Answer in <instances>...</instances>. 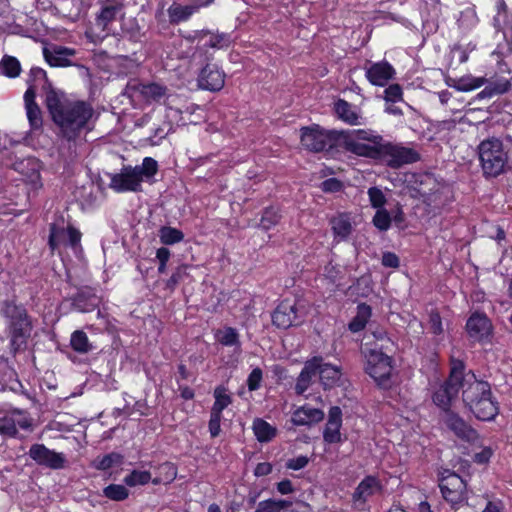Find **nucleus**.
Returning <instances> with one entry per match:
<instances>
[{"label":"nucleus","instance_id":"f257e3e1","mask_svg":"<svg viewBox=\"0 0 512 512\" xmlns=\"http://www.w3.org/2000/svg\"><path fill=\"white\" fill-rule=\"evenodd\" d=\"M462 388V399L476 418L491 421L499 413L498 402L493 398L491 386L487 381L477 379L472 371L465 373V364L458 359H451L449 378L433 395L434 403L444 412L449 411L450 404Z\"/></svg>","mask_w":512,"mask_h":512},{"label":"nucleus","instance_id":"f03ea898","mask_svg":"<svg viewBox=\"0 0 512 512\" xmlns=\"http://www.w3.org/2000/svg\"><path fill=\"white\" fill-rule=\"evenodd\" d=\"M46 106L54 123L64 138L74 140L88 125L94 114L93 107L85 101H71L64 93L50 89Z\"/></svg>","mask_w":512,"mask_h":512},{"label":"nucleus","instance_id":"7ed1b4c3","mask_svg":"<svg viewBox=\"0 0 512 512\" xmlns=\"http://www.w3.org/2000/svg\"><path fill=\"white\" fill-rule=\"evenodd\" d=\"M157 172V161L151 157H145L141 165L124 166L119 173L112 175L110 188L118 193L141 192L142 182H153Z\"/></svg>","mask_w":512,"mask_h":512},{"label":"nucleus","instance_id":"20e7f679","mask_svg":"<svg viewBox=\"0 0 512 512\" xmlns=\"http://www.w3.org/2000/svg\"><path fill=\"white\" fill-rule=\"evenodd\" d=\"M0 312L8 321L11 349L16 352L26 345L31 335V319L23 305L9 300L3 302Z\"/></svg>","mask_w":512,"mask_h":512},{"label":"nucleus","instance_id":"39448f33","mask_svg":"<svg viewBox=\"0 0 512 512\" xmlns=\"http://www.w3.org/2000/svg\"><path fill=\"white\" fill-rule=\"evenodd\" d=\"M478 154L485 178H495L505 172L508 155L498 138L483 140L478 146Z\"/></svg>","mask_w":512,"mask_h":512},{"label":"nucleus","instance_id":"423d86ee","mask_svg":"<svg viewBox=\"0 0 512 512\" xmlns=\"http://www.w3.org/2000/svg\"><path fill=\"white\" fill-rule=\"evenodd\" d=\"M362 353L366 359V373L374 379L379 387L389 388L393 370L391 358L377 346L365 347L362 349Z\"/></svg>","mask_w":512,"mask_h":512},{"label":"nucleus","instance_id":"0eeeda50","mask_svg":"<svg viewBox=\"0 0 512 512\" xmlns=\"http://www.w3.org/2000/svg\"><path fill=\"white\" fill-rule=\"evenodd\" d=\"M419 159L418 152L412 148L398 144L382 143L379 161L391 168H399L417 162Z\"/></svg>","mask_w":512,"mask_h":512},{"label":"nucleus","instance_id":"6e6552de","mask_svg":"<svg viewBox=\"0 0 512 512\" xmlns=\"http://www.w3.org/2000/svg\"><path fill=\"white\" fill-rule=\"evenodd\" d=\"M334 131L322 129L319 125L301 129V144L309 151L320 152L332 148L335 141Z\"/></svg>","mask_w":512,"mask_h":512},{"label":"nucleus","instance_id":"1a4fd4ad","mask_svg":"<svg viewBox=\"0 0 512 512\" xmlns=\"http://www.w3.org/2000/svg\"><path fill=\"white\" fill-rule=\"evenodd\" d=\"M304 317L303 308H300L295 301L285 299L278 304L273 312L272 322L278 328L287 329L301 324Z\"/></svg>","mask_w":512,"mask_h":512},{"label":"nucleus","instance_id":"9d476101","mask_svg":"<svg viewBox=\"0 0 512 512\" xmlns=\"http://www.w3.org/2000/svg\"><path fill=\"white\" fill-rule=\"evenodd\" d=\"M28 455L37 465L52 470L64 469L68 464L64 453L51 450L44 444L31 445Z\"/></svg>","mask_w":512,"mask_h":512},{"label":"nucleus","instance_id":"9b49d317","mask_svg":"<svg viewBox=\"0 0 512 512\" xmlns=\"http://www.w3.org/2000/svg\"><path fill=\"white\" fill-rule=\"evenodd\" d=\"M439 487L443 498L452 505L462 503L466 499V483L455 472L446 470L440 479Z\"/></svg>","mask_w":512,"mask_h":512},{"label":"nucleus","instance_id":"f8f14e48","mask_svg":"<svg viewBox=\"0 0 512 512\" xmlns=\"http://www.w3.org/2000/svg\"><path fill=\"white\" fill-rule=\"evenodd\" d=\"M81 236V232L73 226L64 228L51 224L48 244L52 251L61 247H71L74 251H77L81 247Z\"/></svg>","mask_w":512,"mask_h":512},{"label":"nucleus","instance_id":"ddd939ff","mask_svg":"<svg viewBox=\"0 0 512 512\" xmlns=\"http://www.w3.org/2000/svg\"><path fill=\"white\" fill-rule=\"evenodd\" d=\"M443 421L449 430L464 441L474 442L478 438L476 430L453 411H446L443 416Z\"/></svg>","mask_w":512,"mask_h":512},{"label":"nucleus","instance_id":"4468645a","mask_svg":"<svg viewBox=\"0 0 512 512\" xmlns=\"http://www.w3.org/2000/svg\"><path fill=\"white\" fill-rule=\"evenodd\" d=\"M199 86L209 91H219L225 83V74L214 64H207L199 75Z\"/></svg>","mask_w":512,"mask_h":512},{"label":"nucleus","instance_id":"2eb2a0df","mask_svg":"<svg viewBox=\"0 0 512 512\" xmlns=\"http://www.w3.org/2000/svg\"><path fill=\"white\" fill-rule=\"evenodd\" d=\"M341 425L342 411L338 406H333L329 410L328 421L323 432V439L326 443L334 444L342 441L340 433Z\"/></svg>","mask_w":512,"mask_h":512},{"label":"nucleus","instance_id":"dca6fc26","mask_svg":"<svg viewBox=\"0 0 512 512\" xmlns=\"http://www.w3.org/2000/svg\"><path fill=\"white\" fill-rule=\"evenodd\" d=\"M368 81L375 86H385L395 74V70L388 62H377L366 68Z\"/></svg>","mask_w":512,"mask_h":512},{"label":"nucleus","instance_id":"f3484780","mask_svg":"<svg viewBox=\"0 0 512 512\" xmlns=\"http://www.w3.org/2000/svg\"><path fill=\"white\" fill-rule=\"evenodd\" d=\"M382 143L361 142L357 139H345V149L357 156L367 157L375 160L380 159Z\"/></svg>","mask_w":512,"mask_h":512},{"label":"nucleus","instance_id":"a211bd4d","mask_svg":"<svg viewBox=\"0 0 512 512\" xmlns=\"http://www.w3.org/2000/svg\"><path fill=\"white\" fill-rule=\"evenodd\" d=\"M466 329L475 341H482L487 338L491 332V323L484 314L474 313L466 323Z\"/></svg>","mask_w":512,"mask_h":512},{"label":"nucleus","instance_id":"6ab92c4d","mask_svg":"<svg viewBox=\"0 0 512 512\" xmlns=\"http://www.w3.org/2000/svg\"><path fill=\"white\" fill-rule=\"evenodd\" d=\"M209 2L200 3L193 1L187 5L173 3L167 10L169 20L172 24L187 21L193 14L197 13L202 6L208 5Z\"/></svg>","mask_w":512,"mask_h":512},{"label":"nucleus","instance_id":"aec40b11","mask_svg":"<svg viewBox=\"0 0 512 512\" xmlns=\"http://www.w3.org/2000/svg\"><path fill=\"white\" fill-rule=\"evenodd\" d=\"M232 43V36L230 33L212 31L208 29L202 30V43L200 50L206 51L212 49H226Z\"/></svg>","mask_w":512,"mask_h":512},{"label":"nucleus","instance_id":"412c9836","mask_svg":"<svg viewBox=\"0 0 512 512\" xmlns=\"http://www.w3.org/2000/svg\"><path fill=\"white\" fill-rule=\"evenodd\" d=\"M324 412L320 409L304 405L296 409L291 417V421L296 426H311L322 421Z\"/></svg>","mask_w":512,"mask_h":512},{"label":"nucleus","instance_id":"4be33fe9","mask_svg":"<svg viewBox=\"0 0 512 512\" xmlns=\"http://www.w3.org/2000/svg\"><path fill=\"white\" fill-rule=\"evenodd\" d=\"M317 369H319V359L317 357L305 363L295 385L297 394L302 395L309 388L312 379L317 376Z\"/></svg>","mask_w":512,"mask_h":512},{"label":"nucleus","instance_id":"5701e85b","mask_svg":"<svg viewBox=\"0 0 512 512\" xmlns=\"http://www.w3.org/2000/svg\"><path fill=\"white\" fill-rule=\"evenodd\" d=\"M318 359L319 369H317V375H319L322 385L325 389L335 386L341 378V371L339 367L323 363L322 358Z\"/></svg>","mask_w":512,"mask_h":512},{"label":"nucleus","instance_id":"b1692460","mask_svg":"<svg viewBox=\"0 0 512 512\" xmlns=\"http://www.w3.org/2000/svg\"><path fill=\"white\" fill-rule=\"evenodd\" d=\"M334 110L337 116L344 122L350 125H359L361 124V115L358 109L355 106H352L350 103L343 99H339L335 105Z\"/></svg>","mask_w":512,"mask_h":512},{"label":"nucleus","instance_id":"393cba45","mask_svg":"<svg viewBox=\"0 0 512 512\" xmlns=\"http://www.w3.org/2000/svg\"><path fill=\"white\" fill-rule=\"evenodd\" d=\"M136 90L139 94L147 101H156L159 102L161 99L165 98L167 95V88L158 83H146L139 84L136 87Z\"/></svg>","mask_w":512,"mask_h":512},{"label":"nucleus","instance_id":"a878e982","mask_svg":"<svg viewBox=\"0 0 512 512\" xmlns=\"http://www.w3.org/2000/svg\"><path fill=\"white\" fill-rule=\"evenodd\" d=\"M378 487V480L373 476H367L357 486L353 493L354 501L365 502L372 496Z\"/></svg>","mask_w":512,"mask_h":512},{"label":"nucleus","instance_id":"bb28decb","mask_svg":"<svg viewBox=\"0 0 512 512\" xmlns=\"http://www.w3.org/2000/svg\"><path fill=\"white\" fill-rule=\"evenodd\" d=\"M122 8L123 5L120 3H111L103 6L96 18V25L105 30L108 24L116 19Z\"/></svg>","mask_w":512,"mask_h":512},{"label":"nucleus","instance_id":"cd10ccee","mask_svg":"<svg viewBox=\"0 0 512 512\" xmlns=\"http://www.w3.org/2000/svg\"><path fill=\"white\" fill-rule=\"evenodd\" d=\"M372 314L370 306L362 303L357 306V314L356 316L351 320L348 327L349 330L353 333L360 332L363 330L370 319Z\"/></svg>","mask_w":512,"mask_h":512},{"label":"nucleus","instance_id":"c85d7f7f","mask_svg":"<svg viewBox=\"0 0 512 512\" xmlns=\"http://www.w3.org/2000/svg\"><path fill=\"white\" fill-rule=\"evenodd\" d=\"M215 339L223 346L240 348V336L233 327H224L215 332Z\"/></svg>","mask_w":512,"mask_h":512},{"label":"nucleus","instance_id":"c756f323","mask_svg":"<svg viewBox=\"0 0 512 512\" xmlns=\"http://www.w3.org/2000/svg\"><path fill=\"white\" fill-rule=\"evenodd\" d=\"M73 51L63 48L57 49L53 52H49L45 50L44 55L46 61L52 67H67L71 65V61L67 58V56L73 55Z\"/></svg>","mask_w":512,"mask_h":512},{"label":"nucleus","instance_id":"7c9ffc66","mask_svg":"<svg viewBox=\"0 0 512 512\" xmlns=\"http://www.w3.org/2000/svg\"><path fill=\"white\" fill-rule=\"evenodd\" d=\"M123 455L117 452H111L101 457L95 458L91 466L100 471H106L114 466H119L123 463Z\"/></svg>","mask_w":512,"mask_h":512},{"label":"nucleus","instance_id":"2f4dec72","mask_svg":"<svg viewBox=\"0 0 512 512\" xmlns=\"http://www.w3.org/2000/svg\"><path fill=\"white\" fill-rule=\"evenodd\" d=\"M70 346L79 354H87L93 350L87 334L82 330H76L71 334Z\"/></svg>","mask_w":512,"mask_h":512},{"label":"nucleus","instance_id":"473e14b6","mask_svg":"<svg viewBox=\"0 0 512 512\" xmlns=\"http://www.w3.org/2000/svg\"><path fill=\"white\" fill-rule=\"evenodd\" d=\"M253 431L260 442H268L276 435V428L260 418L254 420Z\"/></svg>","mask_w":512,"mask_h":512},{"label":"nucleus","instance_id":"72a5a7b5","mask_svg":"<svg viewBox=\"0 0 512 512\" xmlns=\"http://www.w3.org/2000/svg\"><path fill=\"white\" fill-rule=\"evenodd\" d=\"M331 226L335 236H338L341 239L347 238L352 231L350 219L345 214H340L332 218Z\"/></svg>","mask_w":512,"mask_h":512},{"label":"nucleus","instance_id":"f704fd0d","mask_svg":"<svg viewBox=\"0 0 512 512\" xmlns=\"http://www.w3.org/2000/svg\"><path fill=\"white\" fill-rule=\"evenodd\" d=\"M1 73L9 78L19 76L21 65L17 58L5 55L0 62Z\"/></svg>","mask_w":512,"mask_h":512},{"label":"nucleus","instance_id":"c9c22d12","mask_svg":"<svg viewBox=\"0 0 512 512\" xmlns=\"http://www.w3.org/2000/svg\"><path fill=\"white\" fill-rule=\"evenodd\" d=\"M159 238L162 244L173 245L181 242L184 239V234L174 227L163 226L159 230Z\"/></svg>","mask_w":512,"mask_h":512},{"label":"nucleus","instance_id":"e433bc0d","mask_svg":"<svg viewBox=\"0 0 512 512\" xmlns=\"http://www.w3.org/2000/svg\"><path fill=\"white\" fill-rule=\"evenodd\" d=\"M151 481V473L146 470H132L127 474L123 482L128 487H136L146 485Z\"/></svg>","mask_w":512,"mask_h":512},{"label":"nucleus","instance_id":"4c0bfd02","mask_svg":"<svg viewBox=\"0 0 512 512\" xmlns=\"http://www.w3.org/2000/svg\"><path fill=\"white\" fill-rule=\"evenodd\" d=\"M103 495L112 501H124L129 497V490L121 484H110L103 489Z\"/></svg>","mask_w":512,"mask_h":512},{"label":"nucleus","instance_id":"58836bf2","mask_svg":"<svg viewBox=\"0 0 512 512\" xmlns=\"http://www.w3.org/2000/svg\"><path fill=\"white\" fill-rule=\"evenodd\" d=\"M122 31L132 42H140L144 34L134 18L127 19L122 23Z\"/></svg>","mask_w":512,"mask_h":512},{"label":"nucleus","instance_id":"ea45409f","mask_svg":"<svg viewBox=\"0 0 512 512\" xmlns=\"http://www.w3.org/2000/svg\"><path fill=\"white\" fill-rule=\"evenodd\" d=\"M215 402L212 406L211 413L222 415L223 410L231 403V397L225 393V389L217 387L214 391Z\"/></svg>","mask_w":512,"mask_h":512},{"label":"nucleus","instance_id":"a19ab883","mask_svg":"<svg viewBox=\"0 0 512 512\" xmlns=\"http://www.w3.org/2000/svg\"><path fill=\"white\" fill-rule=\"evenodd\" d=\"M281 215L279 214L278 209L274 207H268L264 210L261 220L260 226L264 230H269L275 225H277L280 221Z\"/></svg>","mask_w":512,"mask_h":512},{"label":"nucleus","instance_id":"79ce46f5","mask_svg":"<svg viewBox=\"0 0 512 512\" xmlns=\"http://www.w3.org/2000/svg\"><path fill=\"white\" fill-rule=\"evenodd\" d=\"M511 84L508 81L486 86L481 92L478 93V99L492 98L495 95L505 93L509 90Z\"/></svg>","mask_w":512,"mask_h":512},{"label":"nucleus","instance_id":"37998d69","mask_svg":"<svg viewBox=\"0 0 512 512\" xmlns=\"http://www.w3.org/2000/svg\"><path fill=\"white\" fill-rule=\"evenodd\" d=\"M484 78L466 77L458 80L455 88L461 92H468L483 86Z\"/></svg>","mask_w":512,"mask_h":512},{"label":"nucleus","instance_id":"c03bdc74","mask_svg":"<svg viewBox=\"0 0 512 512\" xmlns=\"http://www.w3.org/2000/svg\"><path fill=\"white\" fill-rule=\"evenodd\" d=\"M27 118L32 130H38L42 127V113L38 105L25 106Z\"/></svg>","mask_w":512,"mask_h":512},{"label":"nucleus","instance_id":"a18cd8bd","mask_svg":"<svg viewBox=\"0 0 512 512\" xmlns=\"http://www.w3.org/2000/svg\"><path fill=\"white\" fill-rule=\"evenodd\" d=\"M369 202L371 206L377 210L384 209L386 204V196L383 191L378 187H370L367 191Z\"/></svg>","mask_w":512,"mask_h":512},{"label":"nucleus","instance_id":"49530a36","mask_svg":"<svg viewBox=\"0 0 512 512\" xmlns=\"http://www.w3.org/2000/svg\"><path fill=\"white\" fill-rule=\"evenodd\" d=\"M18 433L17 428H15V421L12 418V414L7 413L4 416L0 417V434L15 437Z\"/></svg>","mask_w":512,"mask_h":512},{"label":"nucleus","instance_id":"de8ad7c7","mask_svg":"<svg viewBox=\"0 0 512 512\" xmlns=\"http://www.w3.org/2000/svg\"><path fill=\"white\" fill-rule=\"evenodd\" d=\"M372 222L380 231H387L391 226V216L386 209H379L376 211Z\"/></svg>","mask_w":512,"mask_h":512},{"label":"nucleus","instance_id":"09e8293b","mask_svg":"<svg viewBox=\"0 0 512 512\" xmlns=\"http://www.w3.org/2000/svg\"><path fill=\"white\" fill-rule=\"evenodd\" d=\"M346 139H357L361 142L373 143H381L382 141V137L371 130H355L353 134L348 136Z\"/></svg>","mask_w":512,"mask_h":512},{"label":"nucleus","instance_id":"8fccbe9b","mask_svg":"<svg viewBox=\"0 0 512 512\" xmlns=\"http://www.w3.org/2000/svg\"><path fill=\"white\" fill-rule=\"evenodd\" d=\"M12 418L15 421V428L28 430L32 427V419L23 411L15 409L11 411Z\"/></svg>","mask_w":512,"mask_h":512},{"label":"nucleus","instance_id":"3c124183","mask_svg":"<svg viewBox=\"0 0 512 512\" xmlns=\"http://www.w3.org/2000/svg\"><path fill=\"white\" fill-rule=\"evenodd\" d=\"M47 82L46 72L39 67H33L27 78V85H44Z\"/></svg>","mask_w":512,"mask_h":512},{"label":"nucleus","instance_id":"603ef678","mask_svg":"<svg viewBox=\"0 0 512 512\" xmlns=\"http://www.w3.org/2000/svg\"><path fill=\"white\" fill-rule=\"evenodd\" d=\"M187 269V265L177 267L171 277L167 280V288L173 290L188 275Z\"/></svg>","mask_w":512,"mask_h":512},{"label":"nucleus","instance_id":"864d4df0","mask_svg":"<svg viewBox=\"0 0 512 512\" xmlns=\"http://www.w3.org/2000/svg\"><path fill=\"white\" fill-rule=\"evenodd\" d=\"M384 99L387 103H396L402 100L403 92L399 84H392L388 86L384 91Z\"/></svg>","mask_w":512,"mask_h":512},{"label":"nucleus","instance_id":"5fc2aeb1","mask_svg":"<svg viewBox=\"0 0 512 512\" xmlns=\"http://www.w3.org/2000/svg\"><path fill=\"white\" fill-rule=\"evenodd\" d=\"M262 381V370L260 368H255L251 371L247 378V386L250 391H255L259 389Z\"/></svg>","mask_w":512,"mask_h":512},{"label":"nucleus","instance_id":"6e6d98bb","mask_svg":"<svg viewBox=\"0 0 512 512\" xmlns=\"http://www.w3.org/2000/svg\"><path fill=\"white\" fill-rule=\"evenodd\" d=\"M429 327L433 334L439 335L443 332L441 317L438 312L432 311L429 315Z\"/></svg>","mask_w":512,"mask_h":512},{"label":"nucleus","instance_id":"4d7b16f0","mask_svg":"<svg viewBox=\"0 0 512 512\" xmlns=\"http://www.w3.org/2000/svg\"><path fill=\"white\" fill-rule=\"evenodd\" d=\"M170 255L171 254H170V251L168 248L161 247V248L157 249L156 257L159 261L158 272L160 274H162L166 271V264L170 258Z\"/></svg>","mask_w":512,"mask_h":512},{"label":"nucleus","instance_id":"13d9d810","mask_svg":"<svg viewBox=\"0 0 512 512\" xmlns=\"http://www.w3.org/2000/svg\"><path fill=\"white\" fill-rule=\"evenodd\" d=\"M221 419H222V415H218L216 413H211V415H210V420H209L208 427H209L210 435L213 438L217 437L220 434V431H221V426H220Z\"/></svg>","mask_w":512,"mask_h":512},{"label":"nucleus","instance_id":"bf43d9fd","mask_svg":"<svg viewBox=\"0 0 512 512\" xmlns=\"http://www.w3.org/2000/svg\"><path fill=\"white\" fill-rule=\"evenodd\" d=\"M373 336L376 341L381 342L380 345L377 343L374 345V347L377 346L379 350H389V347L393 345V342L387 337L386 332L383 330L374 331Z\"/></svg>","mask_w":512,"mask_h":512},{"label":"nucleus","instance_id":"052dcab7","mask_svg":"<svg viewBox=\"0 0 512 512\" xmlns=\"http://www.w3.org/2000/svg\"><path fill=\"white\" fill-rule=\"evenodd\" d=\"M381 263L383 266L389 268H398L400 265L398 256L393 252L383 253Z\"/></svg>","mask_w":512,"mask_h":512},{"label":"nucleus","instance_id":"680f3d73","mask_svg":"<svg viewBox=\"0 0 512 512\" xmlns=\"http://www.w3.org/2000/svg\"><path fill=\"white\" fill-rule=\"evenodd\" d=\"M309 462L307 456L301 455L293 459H289L286 463V467L292 470L303 469Z\"/></svg>","mask_w":512,"mask_h":512},{"label":"nucleus","instance_id":"e2e57ef3","mask_svg":"<svg viewBox=\"0 0 512 512\" xmlns=\"http://www.w3.org/2000/svg\"><path fill=\"white\" fill-rule=\"evenodd\" d=\"M321 188L324 192H338L342 188V183L336 178H329L322 182Z\"/></svg>","mask_w":512,"mask_h":512},{"label":"nucleus","instance_id":"0e129e2a","mask_svg":"<svg viewBox=\"0 0 512 512\" xmlns=\"http://www.w3.org/2000/svg\"><path fill=\"white\" fill-rule=\"evenodd\" d=\"M37 90L38 85H28V88L24 93L25 106L37 105V103L35 102Z\"/></svg>","mask_w":512,"mask_h":512},{"label":"nucleus","instance_id":"69168bd1","mask_svg":"<svg viewBox=\"0 0 512 512\" xmlns=\"http://www.w3.org/2000/svg\"><path fill=\"white\" fill-rule=\"evenodd\" d=\"M183 38L189 43H196L197 48L200 49L202 43V30L188 32L183 35Z\"/></svg>","mask_w":512,"mask_h":512},{"label":"nucleus","instance_id":"338daca9","mask_svg":"<svg viewBox=\"0 0 512 512\" xmlns=\"http://www.w3.org/2000/svg\"><path fill=\"white\" fill-rule=\"evenodd\" d=\"M271 471H272V465L268 462H262V463L257 464V466L254 470V474L257 477L266 476V475L270 474Z\"/></svg>","mask_w":512,"mask_h":512},{"label":"nucleus","instance_id":"774afa93","mask_svg":"<svg viewBox=\"0 0 512 512\" xmlns=\"http://www.w3.org/2000/svg\"><path fill=\"white\" fill-rule=\"evenodd\" d=\"M277 490L283 495L292 493L293 492L292 482L288 479L282 480L281 482H279L277 484Z\"/></svg>","mask_w":512,"mask_h":512}]
</instances>
